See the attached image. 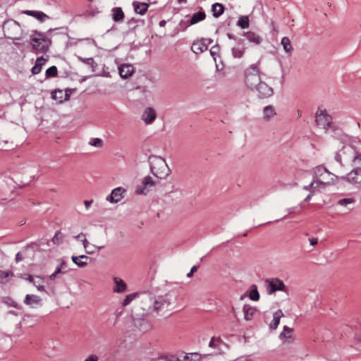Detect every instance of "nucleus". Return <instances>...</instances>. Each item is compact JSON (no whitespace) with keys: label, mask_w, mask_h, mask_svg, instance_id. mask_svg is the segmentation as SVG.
I'll return each mask as SVG.
<instances>
[{"label":"nucleus","mask_w":361,"mask_h":361,"mask_svg":"<svg viewBox=\"0 0 361 361\" xmlns=\"http://www.w3.org/2000/svg\"><path fill=\"white\" fill-rule=\"evenodd\" d=\"M150 172L158 179L166 178L171 173L164 159L159 156L150 155L148 158Z\"/></svg>","instance_id":"f257e3e1"},{"label":"nucleus","mask_w":361,"mask_h":361,"mask_svg":"<svg viewBox=\"0 0 361 361\" xmlns=\"http://www.w3.org/2000/svg\"><path fill=\"white\" fill-rule=\"evenodd\" d=\"M30 44L36 54H46L51 45V39L48 38L45 33L33 30L30 35Z\"/></svg>","instance_id":"f03ea898"},{"label":"nucleus","mask_w":361,"mask_h":361,"mask_svg":"<svg viewBox=\"0 0 361 361\" xmlns=\"http://www.w3.org/2000/svg\"><path fill=\"white\" fill-rule=\"evenodd\" d=\"M3 31L6 38L13 40L21 39L23 31L20 25L13 19H8L4 21L3 24Z\"/></svg>","instance_id":"7ed1b4c3"},{"label":"nucleus","mask_w":361,"mask_h":361,"mask_svg":"<svg viewBox=\"0 0 361 361\" xmlns=\"http://www.w3.org/2000/svg\"><path fill=\"white\" fill-rule=\"evenodd\" d=\"M357 151L355 149L350 145H344L343 147L336 154L335 160L338 162L341 166L343 165V159L345 162L353 161Z\"/></svg>","instance_id":"20e7f679"},{"label":"nucleus","mask_w":361,"mask_h":361,"mask_svg":"<svg viewBox=\"0 0 361 361\" xmlns=\"http://www.w3.org/2000/svg\"><path fill=\"white\" fill-rule=\"evenodd\" d=\"M258 72L257 64L251 65L245 71V84L251 90H253L261 81Z\"/></svg>","instance_id":"39448f33"},{"label":"nucleus","mask_w":361,"mask_h":361,"mask_svg":"<svg viewBox=\"0 0 361 361\" xmlns=\"http://www.w3.org/2000/svg\"><path fill=\"white\" fill-rule=\"evenodd\" d=\"M316 123L326 131L331 128L332 117L327 114L326 110H318L316 113Z\"/></svg>","instance_id":"423d86ee"},{"label":"nucleus","mask_w":361,"mask_h":361,"mask_svg":"<svg viewBox=\"0 0 361 361\" xmlns=\"http://www.w3.org/2000/svg\"><path fill=\"white\" fill-rule=\"evenodd\" d=\"M265 283L267 284V293L269 295L279 290L284 292L287 290L286 286L279 278L267 279Z\"/></svg>","instance_id":"0eeeda50"},{"label":"nucleus","mask_w":361,"mask_h":361,"mask_svg":"<svg viewBox=\"0 0 361 361\" xmlns=\"http://www.w3.org/2000/svg\"><path fill=\"white\" fill-rule=\"evenodd\" d=\"M158 183L159 181L154 180L151 176H147L143 178L141 185L137 186L135 193L145 195L148 193L149 190Z\"/></svg>","instance_id":"6e6552de"},{"label":"nucleus","mask_w":361,"mask_h":361,"mask_svg":"<svg viewBox=\"0 0 361 361\" xmlns=\"http://www.w3.org/2000/svg\"><path fill=\"white\" fill-rule=\"evenodd\" d=\"M341 178L350 184L360 187L361 186V170L353 169L345 176H341Z\"/></svg>","instance_id":"1a4fd4ad"},{"label":"nucleus","mask_w":361,"mask_h":361,"mask_svg":"<svg viewBox=\"0 0 361 361\" xmlns=\"http://www.w3.org/2000/svg\"><path fill=\"white\" fill-rule=\"evenodd\" d=\"M255 88H256L258 92L257 96L260 99L270 97L274 94L273 88L262 81H260Z\"/></svg>","instance_id":"9d476101"},{"label":"nucleus","mask_w":361,"mask_h":361,"mask_svg":"<svg viewBox=\"0 0 361 361\" xmlns=\"http://www.w3.org/2000/svg\"><path fill=\"white\" fill-rule=\"evenodd\" d=\"M126 192V190L121 187H118L114 189L110 195L106 197V200L111 202H118L123 197V193Z\"/></svg>","instance_id":"9b49d317"},{"label":"nucleus","mask_w":361,"mask_h":361,"mask_svg":"<svg viewBox=\"0 0 361 361\" xmlns=\"http://www.w3.org/2000/svg\"><path fill=\"white\" fill-rule=\"evenodd\" d=\"M23 13L27 16L34 17L41 23H43L50 18L49 16L40 11L26 10Z\"/></svg>","instance_id":"f8f14e48"},{"label":"nucleus","mask_w":361,"mask_h":361,"mask_svg":"<svg viewBox=\"0 0 361 361\" xmlns=\"http://www.w3.org/2000/svg\"><path fill=\"white\" fill-rule=\"evenodd\" d=\"M24 303L32 307L40 306L42 305V298L36 295L27 294L24 300Z\"/></svg>","instance_id":"ddd939ff"},{"label":"nucleus","mask_w":361,"mask_h":361,"mask_svg":"<svg viewBox=\"0 0 361 361\" xmlns=\"http://www.w3.org/2000/svg\"><path fill=\"white\" fill-rule=\"evenodd\" d=\"M134 72V68L130 64H121L118 67V73L122 78H128L131 76Z\"/></svg>","instance_id":"4468645a"},{"label":"nucleus","mask_w":361,"mask_h":361,"mask_svg":"<svg viewBox=\"0 0 361 361\" xmlns=\"http://www.w3.org/2000/svg\"><path fill=\"white\" fill-rule=\"evenodd\" d=\"M169 305V301L164 298L159 297L157 300H155L153 303V310L156 312L161 311L164 309H167Z\"/></svg>","instance_id":"2eb2a0df"},{"label":"nucleus","mask_w":361,"mask_h":361,"mask_svg":"<svg viewBox=\"0 0 361 361\" xmlns=\"http://www.w3.org/2000/svg\"><path fill=\"white\" fill-rule=\"evenodd\" d=\"M133 6L134 11L141 16L145 15L149 6V5L147 3H142L137 1H134L133 2Z\"/></svg>","instance_id":"dca6fc26"},{"label":"nucleus","mask_w":361,"mask_h":361,"mask_svg":"<svg viewBox=\"0 0 361 361\" xmlns=\"http://www.w3.org/2000/svg\"><path fill=\"white\" fill-rule=\"evenodd\" d=\"M142 118L147 124L152 123L156 118L155 111L152 107L146 108Z\"/></svg>","instance_id":"f3484780"},{"label":"nucleus","mask_w":361,"mask_h":361,"mask_svg":"<svg viewBox=\"0 0 361 361\" xmlns=\"http://www.w3.org/2000/svg\"><path fill=\"white\" fill-rule=\"evenodd\" d=\"M293 329L287 326H284L283 329V331L279 335V338L281 340H285L287 343H290L294 341V338L292 336V333Z\"/></svg>","instance_id":"a211bd4d"},{"label":"nucleus","mask_w":361,"mask_h":361,"mask_svg":"<svg viewBox=\"0 0 361 361\" xmlns=\"http://www.w3.org/2000/svg\"><path fill=\"white\" fill-rule=\"evenodd\" d=\"M257 311V310L256 307L247 304L244 305L243 307V312L244 314L245 320L251 321Z\"/></svg>","instance_id":"6ab92c4d"},{"label":"nucleus","mask_w":361,"mask_h":361,"mask_svg":"<svg viewBox=\"0 0 361 361\" xmlns=\"http://www.w3.org/2000/svg\"><path fill=\"white\" fill-rule=\"evenodd\" d=\"M192 51L196 54H201L207 50L206 44L203 42V39L197 40L194 42L191 47Z\"/></svg>","instance_id":"aec40b11"},{"label":"nucleus","mask_w":361,"mask_h":361,"mask_svg":"<svg viewBox=\"0 0 361 361\" xmlns=\"http://www.w3.org/2000/svg\"><path fill=\"white\" fill-rule=\"evenodd\" d=\"M283 316L284 314L281 310L276 311L273 314V319L269 324V329L271 330L276 329L280 324L281 318Z\"/></svg>","instance_id":"412c9836"},{"label":"nucleus","mask_w":361,"mask_h":361,"mask_svg":"<svg viewBox=\"0 0 361 361\" xmlns=\"http://www.w3.org/2000/svg\"><path fill=\"white\" fill-rule=\"evenodd\" d=\"M206 18V13L201 8L200 11L195 13L190 18V20L189 21V25H195L200 21L204 20ZM188 27V25L185 27V28Z\"/></svg>","instance_id":"4be33fe9"},{"label":"nucleus","mask_w":361,"mask_h":361,"mask_svg":"<svg viewBox=\"0 0 361 361\" xmlns=\"http://www.w3.org/2000/svg\"><path fill=\"white\" fill-rule=\"evenodd\" d=\"M243 35L250 42L255 45H259L262 41V38L258 34L252 31L244 32Z\"/></svg>","instance_id":"5701e85b"},{"label":"nucleus","mask_w":361,"mask_h":361,"mask_svg":"<svg viewBox=\"0 0 361 361\" xmlns=\"http://www.w3.org/2000/svg\"><path fill=\"white\" fill-rule=\"evenodd\" d=\"M112 19L115 22H123L125 18V14L121 7H114L111 9Z\"/></svg>","instance_id":"b1692460"},{"label":"nucleus","mask_w":361,"mask_h":361,"mask_svg":"<svg viewBox=\"0 0 361 361\" xmlns=\"http://www.w3.org/2000/svg\"><path fill=\"white\" fill-rule=\"evenodd\" d=\"M115 286L114 288V292L115 293H123L127 289L126 283L123 280L118 279L117 277H114V279Z\"/></svg>","instance_id":"393cba45"},{"label":"nucleus","mask_w":361,"mask_h":361,"mask_svg":"<svg viewBox=\"0 0 361 361\" xmlns=\"http://www.w3.org/2000/svg\"><path fill=\"white\" fill-rule=\"evenodd\" d=\"M47 59H44L43 56L38 57L36 60L35 66L32 68L31 72L33 75H37L41 72L42 67L44 65Z\"/></svg>","instance_id":"a878e982"},{"label":"nucleus","mask_w":361,"mask_h":361,"mask_svg":"<svg viewBox=\"0 0 361 361\" xmlns=\"http://www.w3.org/2000/svg\"><path fill=\"white\" fill-rule=\"evenodd\" d=\"M225 11V7L222 4L215 3L212 6V12L214 18L221 16Z\"/></svg>","instance_id":"bb28decb"},{"label":"nucleus","mask_w":361,"mask_h":361,"mask_svg":"<svg viewBox=\"0 0 361 361\" xmlns=\"http://www.w3.org/2000/svg\"><path fill=\"white\" fill-rule=\"evenodd\" d=\"M87 259L89 257L87 255H82L80 256H72L71 259L74 264H75L79 267H85L87 266V263L86 262L82 261L81 259Z\"/></svg>","instance_id":"cd10ccee"},{"label":"nucleus","mask_w":361,"mask_h":361,"mask_svg":"<svg viewBox=\"0 0 361 361\" xmlns=\"http://www.w3.org/2000/svg\"><path fill=\"white\" fill-rule=\"evenodd\" d=\"M134 325L137 327L140 331H147L149 329L148 324L145 322L144 319H138V318H134Z\"/></svg>","instance_id":"c85d7f7f"},{"label":"nucleus","mask_w":361,"mask_h":361,"mask_svg":"<svg viewBox=\"0 0 361 361\" xmlns=\"http://www.w3.org/2000/svg\"><path fill=\"white\" fill-rule=\"evenodd\" d=\"M264 118L269 121L271 117L276 115L274 108L271 105L267 106L263 110Z\"/></svg>","instance_id":"c756f323"},{"label":"nucleus","mask_w":361,"mask_h":361,"mask_svg":"<svg viewBox=\"0 0 361 361\" xmlns=\"http://www.w3.org/2000/svg\"><path fill=\"white\" fill-rule=\"evenodd\" d=\"M12 271L0 270V283L5 284L9 281V277L13 276Z\"/></svg>","instance_id":"7c9ffc66"},{"label":"nucleus","mask_w":361,"mask_h":361,"mask_svg":"<svg viewBox=\"0 0 361 361\" xmlns=\"http://www.w3.org/2000/svg\"><path fill=\"white\" fill-rule=\"evenodd\" d=\"M260 295L257 290V286L255 284L251 286V290L249 293V298L252 301H258L259 300Z\"/></svg>","instance_id":"2f4dec72"},{"label":"nucleus","mask_w":361,"mask_h":361,"mask_svg":"<svg viewBox=\"0 0 361 361\" xmlns=\"http://www.w3.org/2000/svg\"><path fill=\"white\" fill-rule=\"evenodd\" d=\"M236 25L242 29L249 27L250 21L247 16H240L236 23Z\"/></svg>","instance_id":"473e14b6"},{"label":"nucleus","mask_w":361,"mask_h":361,"mask_svg":"<svg viewBox=\"0 0 361 361\" xmlns=\"http://www.w3.org/2000/svg\"><path fill=\"white\" fill-rule=\"evenodd\" d=\"M201 359L202 355L197 353H192L185 355L181 361H200Z\"/></svg>","instance_id":"72a5a7b5"},{"label":"nucleus","mask_w":361,"mask_h":361,"mask_svg":"<svg viewBox=\"0 0 361 361\" xmlns=\"http://www.w3.org/2000/svg\"><path fill=\"white\" fill-rule=\"evenodd\" d=\"M281 44L283 45L285 51L287 53L291 52L293 49L288 37H283L281 39Z\"/></svg>","instance_id":"f704fd0d"},{"label":"nucleus","mask_w":361,"mask_h":361,"mask_svg":"<svg viewBox=\"0 0 361 361\" xmlns=\"http://www.w3.org/2000/svg\"><path fill=\"white\" fill-rule=\"evenodd\" d=\"M245 48L242 47H233L231 49L232 56L234 58H241L244 55Z\"/></svg>","instance_id":"c9c22d12"},{"label":"nucleus","mask_w":361,"mask_h":361,"mask_svg":"<svg viewBox=\"0 0 361 361\" xmlns=\"http://www.w3.org/2000/svg\"><path fill=\"white\" fill-rule=\"evenodd\" d=\"M352 166L353 169L361 170V153L356 152L354 158L353 159Z\"/></svg>","instance_id":"e433bc0d"},{"label":"nucleus","mask_w":361,"mask_h":361,"mask_svg":"<svg viewBox=\"0 0 361 361\" xmlns=\"http://www.w3.org/2000/svg\"><path fill=\"white\" fill-rule=\"evenodd\" d=\"M51 98L54 100H56V101H57L59 103L63 102V101H64L63 91L59 90H55V91L52 92V93H51Z\"/></svg>","instance_id":"4c0bfd02"},{"label":"nucleus","mask_w":361,"mask_h":361,"mask_svg":"<svg viewBox=\"0 0 361 361\" xmlns=\"http://www.w3.org/2000/svg\"><path fill=\"white\" fill-rule=\"evenodd\" d=\"M78 59L79 61H82V63L87 64L90 66L92 68V70L94 71V68L97 66L95 63L93 58H82L81 56H78Z\"/></svg>","instance_id":"58836bf2"},{"label":"nucleus","mask_w":361,"mask_h":361,"mask_svg":"<svg viewBox=\"0 0 361 361\" xmlns=\"http://www.w3.org/2000/svg\"><path fill=\"white\" fill-rule=\"evenodd\" d=\"M63 235L61 231H57L52 238V242L56 245H60L63 242Z\"/></svg>","instance_id":"ea45409f"},{"label":"nucleus","mask_w":361,"mask_h":361,"mask_svg":"<svg viewBox=\"0 0 361 361\" xmlns=\"http://www.w3.org/2000/svg\"><path fill=\"white\" fill-rule=\"evenodd\" d=\"M137 296V293H130V294H128L126 296L125 299L123 300V301L122 302V305L123 306H127L128 305H129L136 297Z\"/></svg>","instance_id":"a19ab883"},{"label":"nucleus","mask_w":361,"mask_h":361,"mask_svg":"<svg viewBox=\"0 0 361 361\" xmlns=\"http://www.w3.org/2000/svg\"><path fill=\"white\" fill-rule=\"evenodd\" d=\"M221 343H223V341L220 338L212 337L209 341V346L219 349V346Z\"/></svg>","instance_id":"79ce46f5"},{"label":"nucleus","mask_w":361,"mask_h":361,"mask_svg":"<svg viewBox=\"0 0 361 361\" xmlns=\"http://www.w3.org/2000/svg\"><path fill=\"white\" fill-rule=\"evenodd\" d=\"M58 71L57 68L55 66H52L47 69L46 71V77L47 78H52L57 75Z\"/></svg>","instance_id":"37998d69"},{"label":"nucleus","mask_w":361,"mask_h":361,"mask_svg":"<svg viewBox=\"0 0 361 361\" xmlns=\"http://www.w3.org/2000/svg\"><path fill=\"white\" fill-rule=\"evenodd\" d=\"M211 56L216 61V57L219 56L220 47L218 44L213 46L209 50Z\"/></svg>","instance_id":"c03bdc74"},{"label":"nucleus","mask_w":361,"mask_h":361,"mask_svg":"<svg viewBox=\"0 0 361 361\" xmlns=\"http://www.w3.org/2000/svg\"><path fill=\"white\" fill-rule=\"evenodd\" d=\"M89 144L96 147H101L102 146L103 142L100 138H91Z\"/></svg>","instance_id":"a18cd8bd"},{"label":"nucleus","mask_w":361,"mask_h":361,"mask_svg":"<svg viewBox=\"0 0 361 361\" xmlns=\"http://www.w3.org/2000/svg\"><path fill=\"white\" fill-rule=\"evenodd\" d=\"M355 202V200L353 198H343L341 199L338 201V204L341 206H346L349 204H352Z\"/></svg>","instance_id":"49530a36"},{"label":"nucleus","mask_w":361,"mask_h":361,"mask_svg":"<svg viewBox=\"0 0 361 361\" xmlns=\"http://www.w3.org/2000/svg\"><path fill=\"white\" fill-rule=\"evenodd\" d=\"M83 247L85 250V252L88 255H92L94 253V250H89L88 247L90 245V243L87 241L86 238L82 239V240Z\"/></svg>","instance_id":"de8ad7c7"},{"label":"nucleus","mask_w":361,"mask_h":361,"mask_svg":"<svg viewBox=\"0 0 361 361\" xmlns=\"http://www.w3.org/2000/svg\"><path fill=\"white\" fill-rule=\"evenodd\" d=\"M34 178H35V176H32L30 177V179L27 181L20 180V183H19V185L20 187L27 185L30 184V183H31L33 180Z\"/></svg>","instance_id":"09e8293b"},{"label":"nucleus","mask_w":361,"mask_h":361,"mask_svg":"<svg viewBox=\"0 0 361 361\" xmlns=\"http://www.w3.org/2000/svg\"><path fill=\"white\" fill-rule=\"evenodd\" d=\"M99 357L96 355H91L88 356L84 361H98Z\"/></svg>","instance_id":"8fccbe9b"},{"label":"nucleus","mask_w":361,"mask_h":361,"mask_svg":"<svg viewBox=\"0 0 361 361\" xmlns=\"http://www.w3.org/2000/svg\"><path fill=\"white\" fill-rule=\"evenodd\" d=\"M198 267L197 266H193L190 272L187 274L188 277H192L195 271H197Z\"/></svg>","instance_id":"3c124183"},{"label":"nucleus","mask_w":361,"mask_h":361,"mask_svg":"<svg viewBox=\"0 0 361 361\" xmlns=\"http://www.w3.org/2000/svg\"><path fill=\"white\" fill-rule=\"evenodd\" d=\"M71 94V91L69 89L66 90L65 94H63V99L64 101H67L69 99Z\"/></svg>","instance_id":"603ef678"},{"label":"nucleus","mask_w":361,"mask_h":361,"mask_svg":"<svg viewBox=\"0 0 361 361\" xmlns=\"http://www.w3.org/2000/svg\"><path fill=\"white\" fill-rule=\"evenodd\" d=\"M37 288V289L39 290V291H44L45 290V288L44 286L41 285L39 281H35V285Z\"/></svg>","instance_id":"864d4df0"},{"label":"nucleus","mask_w":361,"mask_h":361,"mask_svg":"<svg viewBox=\"0 0 361 361\" xmlns=\"http://www.w3.org/2000/svg\"><path fill=\"white\" fill-rule=\"evenodd\" d=\"M23 259L22 255L20 252H18L16 255V257H15V261L16 262H19L20 261H22Z\"/></svg>","instance_id":"5fc2aeb1"},{"label":"nucleus","mask_w":361,"mask_h":361,"mask_svg":"<svg viewBox=\"0 0 361 361\" xmlns=\"http://www.w3.org/2000/svg\"><path fill=\"white\" fill-rule=\"evenodd\" d=\"M309 240H310V245L312 246L316 245L318 243L317 238H311L309 239Z\"/></svg>","instance_id":"6e6d98bb"},{"label":"nucleus","mask_w":361,"mask_h":361,"mask_svg":"<svg viewBox=\"0 0 361 361\" xmlns=\"http://www.w3.org/2000/svg\"><path fill=\"white\" fill-rule=\"evenodd\" d=\"M202 39H203V42L206 44L207 49H208V46L213 42V40L212 39H209V38H202Z\"/></svg>","instance_id":"4d7b16f0"},{"label":"nucleus","mask_w":361,"mask_h":361,"mask_svg":"<svg viewBox=\"0 0 361 361\" xmlns=\"http://www.w3.org/2000/svg\"><path fill=\"white\" fill-rule=\"evenodd\" d=\"M25 279L27 281H28L30 283H32L34 285H35V281L34 280V277L33 276L30 275V274H28L27 275V277L25 278Z\"/></svg>","instance_id":"13d9d810"},{"label":"nucleus","mask_w":361,"mask_h":361,"mask_svg":"<svg viewBox=\"0 0 361 361\" xmlns=\"http://www.w3.org/2000/svg\"><path fill=\"white\" fill-rule=\"evenodd\" d=\"M237 42V44L239 47H243V42H244V39H237V40H235Z\"/></svg>","instance_id":"bf43d9fd"},{"label":"nucleus","mask_w":361,"mask_h":361,"mask_svg":"<svg viewBox=\"0 0 361 361\" xmlns=\"http://www.w3.org/2000/svg\"><path fill=\"white\" fill-rule=\"evenodd\" d=\"M92 200H85L84 202V204H85V206L87 209L89 208V207L91 205V204L92 203Z\"/></svg>","instance_id":"052dcab7"},{"label":"nucleus","mask_w":361,"mask_h":361,"mask_svg":"<svg viewBox=\"0 0 361 361\" xmlns=\"http://www.w3.org/2000/svg\"><path fill=\"white\" fill-rule=\"evenodd\" d=\"M137 20H136V19H135V18H130V20H128V25H132V24H134V23H137Z\"/></svg>","instance_id":"680f3d73"},{"label":"nucleus","mask_w":361,"mask_h":361,"mask_svg":"<svg viewBox=\"0 0 361 361\" xmlns=\"http://www.w3.org/2000/svg\"><path fill=\"white\" fill-rule=\"evenodd\" d=\"M226 35H227L228 38L230 39L237 40V38L235 37V36L231 33H227Z\"/></svg>","instance_id":"e2e57ef3"},{"label":"nucleus","mask_w":361,"mask_h":361,"mask_svg":"<svg viewBox=\"0 0 361 361\" xmlns=\"http://www.w3.org/2000/svg\"><path fill=\"white\" fill-rule=\"evenodd\" d=\"M313 185H314V181L311 182V183H310V184H309L308 185L305 186V188H305L306 190H310L312 189V188Z\"/></svg>","instance_id":"0e129e2a"},{"label":"nucleus","mask_w":361,"mask_h":361,"mask_svg":"<svg viewBox=\"0 0 361 361\" xmlns=\"http://www.w3.org/2000/svg\"><path fill=\"white\" fill-rule=\"evenodd\" d=\"M169 361H181V360H180L179 358L175 357V356H171L170 358H169Z\"/></svg>","instance_id":"69168bd1"},{"label":"nucleus","mask_w":361,"mask_h":361,"mask_svg":"<svg viewBox=\"0 0 361 361\" xmlns=\"http://www.w3.org/2000/svg\"><path fill=\"white\" fill-rule=\"evenodd\" d=\"M166 24V21L165 20H161L159 23V25L160 27H164Z\"/></svg>","instance_id":"338daca9"},{"label":"nucleus","mask_w":361,"mask_h":361,"mask_svg":"<svg viewBox=\"0 0 361 361\" xmlns=\"http://www.w3.org/2000/svg\"><path fill=\"white\" fill-rule=\"evenodd\" d=\"M61 267H56V270H55V271H54L55 274H59V273H61Z\"/></svg>","instance_id":"774afa93"}]
</instances>
